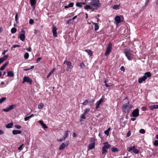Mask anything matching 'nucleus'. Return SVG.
Segmentation results:
<instances>
[{"instance_id":"f257e3e1","label":"nucleus","mask_w":158,"mask_h":158,"mask_svg":"<svg viewBox=\"0 0 158 158\" xmlns=\"http://www.w3.org/2000/svg\"><path fill=\"white\" fill-rule=\"evenodd\" d=\"M132 106L129 104V102H128L126 104H124L123 106L122 111L123 112L128 114L130 110L132 108Z\"/></svg>"},{"instance_id":"f03ea898","label":"nucleus","mask_w":158,"mask_h":158,"mask_svg":"<svg viewBox=\"0 0 158 158\" xmlns=\"http://www.w3.org/2000/svg\"><path fill=\"white\" fill-rule=\"evenodd\" d=\"M90 3L93 10L97 9L101 5L99 0H91Z\"/></svg>"},{"instance_id":"7ed1b4c3","label":"nucleus","mask_w":158,"mask_h":158,"mask_svg":"<svg viewBox=\"0 0 158 158\" xmlns=\"http://www.w3.org/2000/svg\"><path fill=\"white\" fill-rule=\"evenodd\" d=\"M151 76V74L150 72H147L145 73L144 76L140 78L138 80V82L139 83H142L148 77H149Z\"/></svg>"},{"instance_id":"20e7f679","label":"nucleus","mask_w":158,"mask_h":158,"mask_svg":"<svg viewBox=\"0 0 158 158\" xmlns=\"http://www.w3.org/2000/svg\"><path fill=\"white\" fill-rule=\"evenodd\" d=\"M103 144L105 145L102 148V155H104L105 156L106 155V153L107 152V149L110 147L111 145L108 144L107 142L104 143Z\"/></svg>"},{"instance_id":"39448f33","label":"nucleus","mask_w":158,"mask_h":158,"mask_svg":"<svg viewBox=\"0 0 158 158\" xmlns=\"http://www.w3.org/2000/svg\"><path fill=\"white\" fill-rule=\"evenodd\" d=\"M112 48V44L111 43H109L106 48V50L105 53V55L108 56L111 52Z\"/></svg>"},{"instance_id":"423d86ee","label":"nucleus","mask_w":158,"mask_h":158,"mask_svg":"<svg viewBox=\"0 0 158 158\" xmlns=\"http://www.w3.org/2000/svg\"><path fill=\"white\" fill-rule=\"evenodd\" d=\"M127 151L128 152H130L131 150H132L133 152L135 154H138L139 152V151L135 148V146H131L127 148Z\"/></svg>"},{"instance_id":"0eeeda50","label":"nucleus","mask_w":158,"mask_h":158,"mask_svg":"<svg viewBox=\"0 0 158 158\" xmlns=\"http://www.w3.org/2000/svg\"><path fill=\"white\" fill-rule=\"evenodd\" d=\"M67 64V70L68 71H71L72 69V64L71 62L67 61H65L64 62V64Z\"/></svg>"},{"instance_id":"6e6552de","label":"nucleus","mask_w":158,"mask_h":158,"mask_svg":"<svg viewBox=\"0 0 158 158\" xmlns=\"http://www.w3.org/2000/svg\"><path fill=\"white\" fill-rule=\"evenodd\" d=\"M25 82H27L31 84L32 82V80L31 79L28 77L25 76L23 78V81L22 83H23Z\"/></svg>"},{"instance_id":"1a4fd4ad","label":"nucleus","mask_w":158,"mask_h":158,"mask_svg":"<svg viewBox=\"0 0 158 158\" xmlns=\"http://www.w3.org/2000/svg\"><path fill=\"white\" fill-rule=\"evenodd\" d=\"M69 144V141H67L65 143H62L59 147V150H61L64 149L66 147L68 146Z\"/></svg>"},{"instance_id":"9d476101","label":"nucleus","mask_w":158,"mask_h":158,"mask_svg":"<svg viewBox=\"0 0 158 158\" xmlns=\"http://www.w3.org/2000/svg\"><path fill=\"white\" fill-rule=\"evenodd\" d=\"M132 115L134 117H136L138 116L139 115V109L137 108L134 110L132 112Z\"/></svg>"},{"instance_id":"9b49d317","label":"nucleus","mask_w":158,"mask_h":158,"mask_svg":"<svg viewBox=\"0 0 158 158\" xmlns=\"http://www.w3.org/2000/svg\"><path fill=\"white\" fill-rule=\"evenodd\" d=\"M21 31L22 32V33L20 35L19 38L20 40L22 41H24L25 38V31L23 29H22Z\"/></svg>"},{"instance_id":"f8f14e48","label":"nucleus","mask_w":158,"mask_h":158,"mask_svg":"<svg viewBox=\"0 0 158 158\" xmlns=\"http://www.w3.org/2000/svg\"><path fill=\"white\" fill-rule=\"evenodd\" d=\"M124 53H125V56L127 57V59L128 60H131V56L132 54L130 53V52L129 51L126 50L124 52Z\"/></svg>"},{"instance_id":"ddd939ff","label":"nucleus","mask_w":158,"mask_h":158,"mask_svg":"<svg viewBox=\"0 0 158 158\" xmlns=\"http://www.w3.org/2000/svg\"><path fill=\"white\" fill-rule=\"evenodd\" d=\"M56 30H57L56 27L55 26H53L52 31L53 36L55 37H56L57 36Z\"/></svg>"},{"instance_id":"4468645a","label":"nucleus","mask_w":158,"mask_h":158,"mask_svg":"<svg viewBox=\"0 0 158 158\" xmlns=\"http://www.w3.org/2000/svg\"><path fill=\"white\" fill-rule=\"evenodd\" d=\"M103 98H101L98 102H97L96 104V109H98L101 104L103 102Z\"/></svg>"},{"instance_id":"2eb2a0df","label":"nucleus","mask_w":158,"mask_h":158,"mask_svg":"<svg viewBox=\"0 0 158 158\" xmlns=\"http://www.w3.org/2000/svg\"><path fill=\"white\" fill-rule=\"evenodd\" d=\"M116 22V24L117 25L121 22V18L119 16H116L115 18Z\"/></svg>"},{"instance_id":"dca6fc26","label":"nucleus","mask_w":158,"mask_h":158,"mask_svg":"<svg viewBox=\"0 0 158 158\" xmlns=\"http://www.w3.org/2000/svg\"><path fill=\"white\" fill-rule=\"evenodd\" d=\"M8 57L7 55H5L3 57L0 58V64L2 63Z\"/></svg>"},{"instance_id":"f3484780","label":"nucleus","mask_w":158,"mask_h":158,"mask_svg":"<svg viewBox=\"0 0 158 158\" xmlns=\"http://www.w3.org/2000/svg\"><path fill=\"white\" fill-rule=\"evenodd\" d=\"M149 107L150 109L152 110H153L155 109H158V104L150 106Z\"/></svg>"},{"instance_id":"a211bd4d","label":"nucleus","mask_w":158,"mask_h":158,"mask_svg":"<svg viewBox=\"0 0 158 158\" xmlns=\"http://www.w3.org/2000/svg\"><path fill=\"white\" fill-rule=\"evenodd\" d=\"M95 145V142H93V143H91L89 145V147H88V148L89 150L92 149L94 148Z\"/></svg>"},{"instance_id":"6ab92c4d","label":"nucleus","mask_w":158,"mask_h":158,"mask_svg":"<svg viewBox=\"0 0 158 158\" xmlns=\"http://www.w3.org/2000/svg\"><path fill=\"white\" fill-rule=\"evenodd\" d=\"M21 133V131L20 130H14L12 131V133L14 135L20 134Z\"/></svg>"},{"instance_id":"aec40b11","label":"nucleus","mask_w":158,"mask_h":158,"mask_svg":"<svg viewBox=\"0 0 158 158\" xmlns=\"http://www.w3.org/2000/svg\"><path fill=\"white\" fill-rule=\"evenodd\" d=\"M84 8L85 10H87L88 9H92L93 10V8H92V7L91 6V4L90 5H86L84 6Z\"/></svg>"},{"instance_id":"412c9836","label":"nucleus","mask_w":158,"mask_h":158,"mask_svg":"<svg viewBox=\"0 0 158 158\" xmlns=\"http://www.w3.org/2000/svg\"><path fill=\"white\" fill-rule=\"evenodd\" d=\"M9 64V62H7L5 64H3L0 68V70H3L5 67L8 64Z\"/></svg>"},{"instance_id":"4be33fe9","label":"nucleus","mask_w":158,"mask_h":158,"mask_svg":"<svg viewBox=\"0 0 158 158\" xmlns=\"http://www.w3.org/2000/svg\"><path fill=\"white\" fill-rule=\"evenodd\" d=\"M30 2L31 6H34L36 3V0H30Z\"/></svg>"},{"instance_id":"5701e85b","label":"nucleus","mask_w":158,"mask_h":158,"mask_svg":"<svg viewBox=\"0 0 158 158\" xmlns=\"http://www.w3.org/2000/svg\"><path fill=\"white\" fill-rule=\"evenodd\" d=\"M74 4L73 2L70 3L68 6H65L64 8L65 9L68 8L69 7H72L73 6Z\"/></svg>"},{"instance_id":"b1692460","label":"nucleus","mask_w":158,"mask_h":158,"mask_svg":"<svg viewBox=\"0 0 158 158\" xmlns=\"http://www.w3.org/2000/svg\"><path fill=\"white\" fill-rule=\"evenodd\" d=\"M7 76L9 77H13L14 74L12 71H10L7 72Z\"/></svg>"},{"instance_id":"393cba45","label":"nucleus","mask_w":158,"mask_h":158,"mask_svg":"<svg viewBox=\"0 0 158 158\" xmlns=\"http://www.w3.org/2000/svg\"><path fill=\"white\" fill-rule=\"evenodd\" d=\"M13 125V124L12 123H11L6 125V127L7 128H12Z\"/></svg>"},{"instance_id":"a878e982","label":"nucleus","mask_w":158,"mask_h":158,"mask_svg":"<svg viewBox=\"0 0 158 158\" xmlns=\"http://www.w3.org/2000/svg\"><path fill=\"white\" fill-rule=\"evenodd\" d=\"M92 23L94 25V30L97 31L98 29L99 26L96 23L92 22Z\"/></svg>"},{"instance_id":"bb28decb","label":"nucleus","mask_w":158,"mask_h":158,"mask_svg":"<svg viewBox=\"0 0 158 158\" xmlns=\"http://www.w3.org/2000/svg\"><path fill=\"white\" fill-rule=\"evenodd\" d=\"M85 52H86L90 56H91L93 55V53L92 51L90 50L87 49L85 50Z\"/></svg>"},{"instance_id":"cd10ccee","label":"nucleus","mask_w":158,"mask_h":158,"mask_svg":"<svg viewBox=\"0 0 158 158\" xmlns=\"http://www.w3.org/2000/svg\"><path fill=\"white\" fill-rule=\"evenodd\" d=\"M55 69H56L55 68H54L49 73H48V74L47 75V78H48L50 76V75L54 72L55 71Z\"/></svg>"},{"instance_id":"c85d7f7f","label":"nucleus","mask_w":158,"mask_h":158,"mask_svg":"<svg viewBox=\"0 0 158 158\" xmlns=\"http://www.w3.org/2000/svg\"><path fill=\"white\" fill-rule=\"evenodd\" d=\"M69 132H70V131H67L65 132L64 136L63 137L64 139H65L69 135L68 133Z\"/></svg>"},{"instance_id":"c756f323","label":"nucleus","mask_w":158,"mask_h":158,"mask_svg":"<svg viewBox=\"0 0 158 158\" xmlns=\"http://www.w3.org/2000/svg\"><path fill=\"white\" fill-rule=\"evenodd\" d=\"M16 107V105H12L11 106H9L8 107L10 110H12L13 109L15 108Z\"/></svg>"},{"instance_id":"7c9ffc66","label":"nucleus","mask_w":158,"mask_h":158,"mask_svg":"<svg viewBox=\"0 0 158 158\" xmlns=\"http://www.w3.org/2000/svg\"><path fill=\"white\" fill-rule=\"evenodd\" d=\"M17 29L15 27H13L11 28V32L12 33H15Z\"/></svg>"},{"instance_id":"2f4dec72","label":"nucleus","mask_w":158,"mask_h":158,"mask_svg":"<svg viewBox=\"0 0 158 158\" xmlns=\"http://www.w3.org/2000/svg\"><path fill=\"white\" fill-rule=\"evenodd\" d=\"M110 127H109L107 130H106L105 131H104V133L106 135H108L109 134V132L110 131Z\"/></svg>"},{"instance_id":"473e14b6","label":"nucleus","mask_w":158,"mask_h":158,"mask_svg":"<svg viewBox=\"0 0 158 158\" xmlns=\"http://www.w3.org/2000/svg\"><path fill=\"white\" fill-rule=\"evenodd\" d=\"M111 151L113 152H118V150L116 148L113 147L111 148Z\"/></svg>"},{"instance_id":"72a5a7b5","label":"nucleus","mask_w":158,"mask_h":158,"mask_svg":"<svg viewBox=\"0 0 158 158\" xmlns=\"http://www.w3.org/2000/svg\"><path fill=\"white\" fill-rule=\"evenodd\" d=\"M44 106V105L43 103H40L38 105V108L39 109H41Z\"/></svg>"},{"instance_id":"f704fd0d","label":"nucleus","mask_w":158,"mask_h":158,"mask_svg":"<svg viewBox=\"0 0 158 158\" xmlns=\"http://www.w3.org/2000/svg\"><path fill=\"white\" fill-rule=\"evenodd\" d=\"M119 5H115L113 6V8L114 9L118 10L119 9Z\"/></svg>"},{"instance_id":"c9c22d12","label":"nucleus","mask_w":158,"mask_h":158,"mask_svg":"<svg viewBox=\"0 0 158 158\" xmlns=\"http://www.w3.org/2000/svg\"><path fill=\"white\" fill-rule=\"evenodd\" d=\"M73 22V19H70L67 21V24H71Z\"/></svg>"},{"instance_id":"e433bc0d","label":"nucleus","mask_w":158,"mask_h":158,"mask_svg":"<svg viewBox=\"0 0 158 158\" xmlns=\"http://www.w3.org/2000/svg\"><path fill=\"white\" fill-rule=\"evenodd\" d=\"M29 55L28 53H26L24 54V57L25 59H28L29 57Z\"/></svg>"},{"instance_id":"4c0bfd02","label":"nucleus","mask_w":158,"mask_h":158,"mask_svg":"<svg viewBox=\"0 0 158 158\" xmlns=\"http://www.w3.org/2000/svg\"><path fill=\"white\" fill-rule=\"evenodd\" d=\"M154 145L155 146H158V140H155L153 143Z\"/></svg>"},{"instance_id":"58836bf2","label":"nucleus","mask_w":158,"mask_h":158,"mask_svg":"<svg viewBox=\"0 0 158 158\" xmlns=\"http://www.w3.org/2000/svg\"><path fill=\"white\" fill-rule=\"evenodd\" d=\"M76 5L77 6L79 7H82V5L81 4V2H77L76 4Z\"/></svg>"},{"instance_id":"ea45409f","label":"nucleus","mask_w":158,"mask_h":158,"mask_svg":"<svg viewBox=\"0 0 158 158\" xmlns=\"http://www.w3.org/2000/svg\"><path fill=\"white\" fill-rule=\"evenodd\" d=\"M6 99L5 97H2L0 99V103H2Z\"/></svg>"},{"instance_id":"a19ab883","label":"nucleus","mask_w":158,"mask_h":158,"mask_svg":"<svg viewBox=\"0 0 158 158\" xmlns=\"http://www.w3.org/2000/svg\"><path fill=\"white\" fill-rule=\"evenodd\" d=\"M85 114L84 113L82 114L81 116V118L82 119H85Z\"/></svg>"},{"instance_id":"79ce46f5","label":"nucleus","mask_w":158,"mask_h":158,"mask_svg":"<svg viewBox=\"0 0 158 158\" xmlns=\"http://www.w3.org/2000/svg\"><path fill=\"white\" fill-rule=\"evenodd\" d=\"M139 132L140 133L142 134H144L145 132V130L143 129H141L139 130Z\"/></svg>"},{"instance_id":"37998d69","label":"nucleus","mask_w":158,"mask_h":158,"mask_svg":"<svg viewBox=\"0 0 158 158\" xmlns=\"http://www.w3.org/2000/svg\"><path fill=\"white\" fill-rule=\"evenodd\" d=\"M20 47V45H13L12 47L11 48V50H13V48H15L17 47Z\"/></svg>"},{"instance_id":"c03bdc74","label":"nucleus","mask_w":158,"mask_h":158,"mask_svg":"<svg viewBox=\"0 0 158 158\" xmlns=\"http://www.w3.org/2000/svg\"><path fill=\"white\" fill-rule=\"evenodd\" d=\"M89 103V101L87 100H85V101L82 104L84 105H87L88 103Z\"/></svg>"},{"instance_id":"a18cd8bd","label":"nucleus","mask_w":158,"mask_h":158,"mask_svg":"<svg viewBox=\"0 0 158 158\" xmlns=\"http://www.w3.org/2000/svg\"><path fill=\"white\" fill-rule=\"evenodd\" d=\"M2 111H4L5 112H8V111L10 110L9 107L7 108H6V109H2Z\"/></svg>"},{"instance_id":"49530a36","label":"nucleus","mask_w":158,"mask_h":158,"mask_svg":"<svg viewBox=\"0 0 158 158\" xmlns=\"http://www.w3.org/2000/svg\"><path fill=\"white\" fill-rule=\"evenodd\" d=\"M80 67H81L82 68H84L85 67V64H84V63H83L82 62L80 64Z\"/></svg>"},{"instance_id":"de8ad7c7","label":"nucleus","mask_w":158,"mask_h":158,"mask_svg":"<svg viewBox=\"0 0 158 158\" xmlns=\"http://www.w3.org/2000/svg\"><path fill=\"white\" fill-rule=\"evenodd\" d=\"M89 111V109H85L84 110V112L83 113L85 114L88 113Z\"/></svg>"},{"instance_id":"09e8293b","label":"nucleus","mask_w":158,"mask_h":158,"mask_svg":"<svg viewBox=\"0 0 158 158\" xmlns=\"http://www.w3.org/2000/svg\"><path fill=\"white\" fill-rule=\"evenodd\" d=\"M34 23V20L32 19H31L29 21V23L30 24H32Z\"/></svg>"},{"instance_id":"8fccbe9b","label":"nucleus","mask_w":158,"mask_h":158,"mask_svg":"<svg viewBox=\"0 0 158 158\" xmlns=\"http://www.w3.org/2000/svg\"><path fill=\"white\" fill-rule=\"evenodd\" d=\"M31 118L29 116L26 117L24 118V120L25 121H27Z\"/></svg>"},{"instance_id":"3c124183","label":"nucleus","mask_w":158,"mask_h":158,"mask_svg":"<svg viewBox=\"0 0 158 158\" xmlns=\"http://www.w3.org/2000/svg\"><path fill=\"white\" fill-rule=\"evenodd\" d=\"M23 145V144L21 145L18 148V149L19 150H21L22 149V147Z\"/></svg>"},{"instance_id":"603ef678","label":"nucleus","mask_w":158,"mask_h":158,"mask_svg":"<svg viewBox=\"0 0 158 158\" xmlns=\"http://www.w3.org/2000/svg\"><path fill=\"white\" fill-rule=\"evenodd\" d=\"M15 127L18 129H20L21 128V126L20 125H15Z\"/></svg>"},{"instance_id":"864d4df0","label":"nucleus","mask_w":158,"mask_h":158,"mask_svg":"<svg viewBox=\"0 0 158 158\" xmlns=\"http://www.w3.org/2000/svg\"><path fill=\"white\" fill-rule=\"evenodd\" d=\"M94 102V101L93 99H91L89 101V103H90L91 104H92Z\"/></svg>"},{"instance_id":"5fc2aeb1","label":"nucleus","mask_w":158,"mask_h":158,"mask_svg":"<svg viewBox=\"0 0 158 158\" xmlns=\"http://www.w3.org/2000/svg\"><path fill=\"white\" fill-rule=\"evenodd\" d=\"M149 2V0H147L145 2V6H146L148 5Z\"/></svg>"},{"instance_id":"6e6d98bb","label":"nucleus","mask_w":158,"mask_h":158,"mask_svg":"<svg viewBox=\"0 0 158 158\" xmlns=\"http://www.w3.org/2000/svg\"><path fill=\"white\" fill-rule=\"evenodd\" d=\"M18 19V14H16L15 15V20L16 22L17 21Z\"/></svg>"},{"instance_id":"4d7b16f0","label":"nucleus","mask_w":158,"mask_h":158,"mask_svg":"<svg viewBox=\"0 0 158 158\" xmlns=\"http://www.w3.org/2000/svg\"><path fill=\"white\" fill-rule=\"evenodd\" d=\"M64 139H64V138L63 137L61 139H58L57 141H59V142H61L62 141H63V140H64Z\"/></svg>"},{"instance_id":"13d9d810","label":"nucleus","mask_w":158,"mask_h":158,"mask_svg":"<svg viewBox=\"0 0 158 158\" xmlns=\"http://www.w3.org/2000/svg\"><path fill=\"white\" fill-rule=\"evenodd\" d=\"M42 126L44 128H45V129H47L48 128V127L46 126V124L45 123H44L42 125Z\"/></svg>"},{"instance_id":"bf43d9fd","label":"nucleus","mask_w":158,"mask_h":158,"mask_svg":"<svg viewBox=\"0 0 158 158\" xmlns=\"http://www.w3.org/2000/svg\"><path fill=\"white\" fill-rule=\"evenodd\" d=\"M142 109L143 111H146V108L145 107H142Z\"/></svg>"},{"instance_id":"052dcab7","label":"nucleus","mask_w":158,"mask_h":158,"mask_svg":"<svg viewBox=\"0 0 158 158\" xmlns=\"http://www.w3.org/2000/svg\"><path fill=\"white\" fill-rule=\"evenodd\" d=\"M26 50L28 51L29 52H30L31 51V48L30 47L29 48H27L26 49Z\"/></svg>"},{"instance_id":"680f3d73","label":"nucleus","mask_w":158,"mask_h":158,"mask_svg":"<svg viewBox=\"0 0 158 158\" xmlns=\"http://www.w3.org/2000/svg\"><path fill=\"white\" fill-rule=\"evenodd\" d=\"M42 58L41 57H39L36 60L37 62H38L39 61H40L41 59Z\"/></svg>"},{"instance_id":"e2e57ef3","label":"nucleus","mask_w":158,"mask_h":158,"mask_svg":"<svg viewBox=\"0 0 158 158\" xmlns=\"http://www.w3.org/2000/svg\"><path fill=\"white\" fill-rule=\"evenodd\" d=\"M130 135H131L130 131H129L127 134V137H129Z\"/></svg>"},{"instance_id":"0e129e2a","label":"nucleus","mask_w":158,"mask_h":158,"mask_svg":"<svg viewBox=\"0 0 158 158\" xmlns=\"http://www.w3.org/2000/svg\"><path fill=\"white\" fill-rule=\"evenodd\" d=\"M39 123H40L42 125L44 123L43 121L41 120L39 121Z\"/></svg>"},{"instance_id":"69168bd1","label":"nucleus","mask_w":158,"mask_h":158,"mask_svg":"<svg viewBox=\"0 0 158 158\" xmlns=\"http://www.w3.org/2000/svg\"><path fill=\"white\" fill-rule=\"evenodd\" d=\"M120 69H121V70L123 71H125L124 69V68L123 66L121 67V68Z\"/></svg>"},{"instance_id":"338daca9","label":"nucleus","mask_w":158,"mask_h":158,"mask_svg":"<svg viewBox=\"0 0 158 158\" xmlns=\"http://www.w3.org/2000/svg\"><path fill=\"white\" fill-rule=\"evenodd\" d=\"M7 51V50H4L3 52L2 53V54L5 55L6 53V52Z\"/></svg>"},{"instance_id":"774afa93","label":"nucleus","mask_w":158,"mask_h":158,"mask_svg":"<svg viewBox=\"0 0 158 158\" xmlns=\"http://www.w3.org/2000/svg\"><path fill=\"white\" fill-rule=\"evenodd\" d=\"M38 32H39V31L38 30H37L36 29L35 30V31H34L35 33L36 34Z\"/></svg>"}]
</instances>
